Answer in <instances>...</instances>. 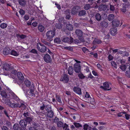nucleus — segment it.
<instances>
[{
    "label": "nucleus",
    "instance_id": "22",
    "mask_svg": "<svg viewBox=\"0 0 130 130\" xmlns=\"http://www.w3.org/2000/svg\"><path fill=\"white\" fill-rule=\"evenodd\" d=\"M17 71L16 70H14L13 71L12 74V77L13 79H16L17 77Z\"/></svg>",
    "mask_w": 130,
    "mask_h": 130
},
{
    "label": "nucleus",
    "instance_id": "39",
    "mask_svg": "<svg viewBox=\"0 0 130 130\" xmlns=\"http://www.w3.org/2000/svg\"><path fill=\"white\" fill-rule=\"evenodd\" d=\"M74 124L75 127L77 128H78L82 126L79 123L74 122Z\"/></svg>",
    "mask_w": 130,
    "mask_h": 130
},
{
    "label": "nucleus",
    "instance_id": "40",
    "mask_svg": "<svg viewBox=\"0 0 130 130\" xmlns=\"http://www.w3.org/2000/svg\"><path fill=\"white\" fill-rule=\"evenodd\" d=\"M111 64L112 66L114 67L115 68H117V64L115 61H112L111 62Z\"/></svg>",
    "mask_w": 130,
    "mask_h": 130
},
{
    "label": "nucleus",
    "instance_id": "51",
    "mask_svg": "<svg viewBox=\"0 0 130 130\" xmlns=\"http://www.w3.org/2000/svg\"><path fill=\"white\" fill-rule=\"evenodd\" d=\"M108 1V0H99L97 1L98 3H100V2H101L102 3H105Z\"/></svg>",
    "mask_w": 130,
    "mask_h": 130
},
{
    "label": "nucleus",
    "instance_id": "61",
    "mask_svg": "<svg viewBox=\"0 0 130 130\" xmlns=\"http://www.w3.org/2000/svg\"><path fill=\"white\" fill-rule=\"evenodd\" d=\"M57 27L58 29L62 27L61 24L60 23H58L57 26Z\"/></svg>",
    "mask_w": 130,
    "mask_h": 130
},
{
    "label": "nucleus",
    "instance_id": "44",
    "mask_svg": "<svg viewBox=\"0 0 130 130\" xmlns=\"http://www.w3.org/2000/svg\"><path fill=\"white\" fill-rule=\"evenodd\" d=\"M13 128L15 130H18L19 128V125L18 124H15L14 125Z\"/></svg>",
    "mask_w": 130,
    "mask_h": 130
},
{
    "label": "nucleus",
    "instance_id": "4",
    "mask_svg": "<svg viewBox=\"0 0 130 130\" xmlns=\"http://www.w3.org/2000/svg\"><path fill=\"white\" fill-rule=\"evenodd\" d=\"M55 34V31L54 30H51L47 31L46 33L47 39L50 41L52 40Z\"/></svg>",
    "mask_w": 130,
    "mask_h": 130
},
{
    "label": "nucleus",
    "instance_id": "5",
    "mask_svg": "<svg viewBox=\"0 0 130 130\" xmlns=\"http://www.w3.org/2000/svg\"><path fill=\"white\" fill-rule=\"evenodd\" d=\"M111 84L110 83L105 82L103 83V86H101L100 87L104 90H109L111 89L109 86V85Z\"/></svg>",
    "mask_w": 130,
    "mask_h": 130
},
{
    "label": "nucleus",
    "instance_id": "55",
    "mask_svg": "<svg viewBox=\"0 0 130 130\" xmlns=\"http://www.w3.org/2000/svg\"><path fill=\"white\" fill-rule=\"evenodd\" d=\"M125 118L127 120H128L130 118V116L129 115L127 114H125Z\"/></svg>",
    "mask_w": 130,
    "mask_h": 130
},
{
    "label": "nucleus",
    "instance_id": "23",
    "mask_svg": "<svg viewBox=\"0 0 130 130\" xmlns=\"http://www.w3.org/2000/svg\"><path fill=\"white\" fill-rule=\"evenodd\" d=\"M93 43L94 44H99L101 43V41L100 40L97 39H95Z\"/></svg>",
    "mask_w": 130,
    "mask_h": 130
},
{
    "label": "nucleus",
    "instance_id": "13",
    "mask_svg": "<svg viewBox=\"0 0 130 130\" xmlns=\"http://www.w3.org/2000/svg\"><path fill=\"white\" fill-rule=\"evenodd\" d=\"M62 40L64 42H68L69 43H72L73 41V38L71 37L70 38L66 37L63 38L62 39Z\"/></svg>",
    "mask_w": 130,
    "mask_h": 130
},
{
    "label": "nucleus",
    "instance_id": "7",
    "mask_svg": "<svg viewBox=\"0 0 130 130\" xmlns=\"http://www.w3.org/2000/svg\"><path fill=\"white\" fill-rule=\"evenodd\" d=\"M23 90L25 91L24 92L25 93H26L28 95H31L32 96H34L35 95L33 93L34 91V88L33 86H32L31 88L30 89L29 93H28V92L29 91V90H27V88H25V87L24 88L23 87Z\"/></svg>",
    "mask_w": 130,
    "mask_h": 130
},
{
    "label": "nucleus",
    "instance_id": "49",
    "mask_svg": "<svg viewBox=\"0 0 130 130\" xmlns=\"http://www.w3.org/2000/svg\"><path fill=\"white\" fill-rule=\"evenodd\" d=\"M19 12L22 15H23L25 13L24 11L22 9H20L19 11Z\"/></svg>",
    "mask_w": 130,
    "mask_h": 130
},
{
    "label": "nucleus",
    "instance_id": "1",
    "mask_svg": "<svg viewBox=\"0 0 130 130\" xmlns=\"http://www.w3.org/2000/svg\"><path fill=\"white\" fill-rule=\"evenodd\" d=\"M9 106L13 108H15L19 107H23L25 108V106L24 104L23 103H14V99H16V96L14 93L10 91V92H9Z\"/></svg>",
    "mask_w": 130,
    "mask_h": 130
},
{
    "label": "nucleus",
    "instance_id": "54",
    "mask_svg": "<svg viewBox=\"0 0 130 130\" xmlns=\"http://www.w3.org/2000/svg\"><path fill=\"white\" fill-rule=\"evenodd\" d=\"M32 120V119L31 118L29 117H28L26 119V120L27 121V122H28L30 123L31 121Z\"/></svg>",
    "mask_w": 130,
    "mask_h": 130
},
{
    "label": "nucleus",
    "instance_id": "2",
    "mask_svg": "<svg viewBox=\"0 0 130 130\" xmlns=\"http://www.w3.org/2000/svg\"><path fill=\"white\" fill-rule=\"evenodd\" d=\"M6 90H2L1 91L0 94L2 97H0V100L3 103L7 105L8 104V97H7V94Z\"/></svg>",
    "mask_w": 130,
    "mask_h": 130
},
{
    "label": "nucleus",
    "instance_id": "58",
    "mask_svg": "<svg viewBox=\"0 0 130 130\" xmlns=\"http://www.w3.org/2000/svg\"><path fill=\"white\" fill-rule=\"evenodd\" d=\"M8 65V64L6 63H5L3 66V67L5 70H6L7 69V68L8 67L7 66Z\"/></svg>",
    "mask_w": 130,
    "mask_h": 130
},
{
    "label": "nucleus",
    "instance_id": "3",
    "mask_svg": "<svg viewBox=\"0 0 130 130\" xmlns=\"http://www.w3.org/2000/svg\"><path fill=\"white\" fill-rule=\"evenodd\" d=\"M84 99L86 100V102L93 104L94 107L95 106L96 104L94 102V99L91 97L90 95L87 92H86Z\"/></svg>",
    "mask_w": 130,
    "mask_h": 130
},
{
    "label": "nucleus",
    "instance_id": "34",
    "mask_svg": "<svg viewBox=\"0 0 130 130\" xmlns=\"http://www.w3.org/2000/svg\"><path fill=\"white\" fill-rule=\"evenodd\" d=\"M83 127L84 129L85 130H87L88 128L89 129L91 128V127L90 126H89L87 124H84L83 126Z\"/></svg>",
    "mask_w": 130,
    "mask_h": 130
},
{
    "label": "nucleus",
    "instance_id": "15",
    "mask_svg": "<svg viewBox=\"0 0 130 130\" xmlns=\"http://www.w3.org/2000/svg\"><path fill=\"white\" fill-rule=\"evenodd\" d=\"M73 90L74 92L79 95H80L81 94V90L79 88L74 87L73 88Z\"/></svg>",
    "mask_w": 130,
    "mask_h": 130
},
{
    "label": "nucleus",
    "instance_id": "19",
    "mask_svg": "<svg viewBox=\"0 0 130 130\" xmlns=\"http://www.w3.org/2000/svg\"><path fill=\"white\" fill-rule=\"evenodd\" d=\"M117 32V29L116 28H113L110 30V34L112 35H116Z\"/></svg>",
    "mask_w": 130,
    "mask_h": 130
},
{
    "label": "nucleus",
    "instance_id": "26",
    "mask_svg": "<svg viewBox=\"0 0 130 130\" xmlns=\"http://www.w3.org/2000/svg\"><path fill=\"white\" fill-rule=\"evenodd\" d=\"M38 30L40 32H42L44 29V27L42 25H39L38 27Z\"/></svg>",
    "mask_w": 130,
    "mask_h": 130
},
{
    "label": "nucleus",
    "instance_id": "30",
    "mask_svg": "<svg viewBox=\"0 0 130 130\" xmlns=\"http://www.w3.org/2000/svg\"><path fill=\"white\" fill-rule=\"evenodd\" d=\"M11 54L15 56H17L19 55V53L14 51H12L11 52Z\"/></svg>",
    "mask_w": 130,
    "mask_h": 130
},
{
    "label": "nucleus",
    "instance_id": "27",
    "mask_svg": "<svg viewBox=\"0 0 130 130\" xmlns=\"http://www.w3.org/2000/svg\"><path fill=\"white\" fill-rule=\"evenodd\" d=\"M25 84L26 85V88L28 87L29 86L31 85L30 82L28 80H25L24 82Z\"/></svg>",
    "mask_w": 130,
    "mask_h": 130
},
{
    "label": "nucleus",
    "instance_id": "63",
    "mask_svg": "<svg viewBox=\"0 0 130 130\" xmlns=\"http://www.w3.org/2000/svg\"><path fill=\"white\" fill-rule=\"evenodd\" d=\"M55 5L57 7L58 9H61L60 6V5L58 4L57 3H55Z\"/></svg>",
    "mask_w": 130,
    "mask_h": 130
},
{
    "label": "nucleus",
    "instance_id": "9",
    "mask_svg": "<svg viewBox=\"0 0 130 130\" xmlns=\"http://www.w3.org/2000/svg\"><path fill=\"white\" fill-rule=\"evenodd\" d=\"M106 5H100L99 8V9L100 11L104 10L106 12H108L107 11L109 10L108 8V6Z\"/></svg>",
    "mask_w": 130,
    "mask_h": 130
},
{
    "label": "nucleus",
    "instance_id": "11",
    "mask_svg": "<svg viewBox=\"0 0 130 130\" xmlns=\"http://www.w3.org/2000/svg\"><path fill=\"white\" fill-rule=\"evenodd\" d=\"M74 69L75 72L77 73H79L80 72L81 66L80 64L76 63L74 66Z\"/></svg>",
    "mask_w": 130,
    "mask_h": 130
},
{
    "label": "nucleus",
    "instance_id": "36",
    "mask_svg": "<svg viewBox=\"0 0 130 130\" xmlns=\"http://www.w3.org/2000/svg\"><path fill=\"white\" fill-rule=\"evenodd\" d=\"M120 68L122 71H124L127 68V67L125 65L122 64L120 66Z\"/></svg>",
    "mask_w": 130,
    "mask_h": 130
},
{
    "label": "nucleus",
    "instance_id": "57",
    "mask_svg": "<svg viewBox=\"0 0 130 130\" xmlns=\"http://www.w3.org/2000/svg\"><path fill=\"white\" fill-rule=\"evenodd\" d=\"M110 10L111 11H113L115 10V8L114 7V6L113 5H110Z\"/></svg>",
    "mask_w": 130,
    "mask_h": 130
},
{
    "label": "nucleus",
    "instance_id": "52",
    "mask_svg": "<svg viewBox=\"0 0 130 130\" xmlns=\"http://www.w3.org/2000/svg\"><path fill=\"white\" fill-rule=\"evenodd\" d=\"M30 52L34 54H37V51L35 49H32L30 51Z\"/></svg>",
    "mask_w": 130,
    "mask_h": 130
},
{
    "label": "nucleus",
    "instance_id": "37",
    "mask_svg": "<svg viewBox=\"0 0 130 130\" xmlns=\"http://www.w3.org/2000/svg\"><path fill=\"white\" fill-rule=\"evenodd\" d=\"M86 12L85 10H82L79 12V16H82L85 15L86 14Z\"/></svg>",
    "mask_w": 130,
    "mask_h": 130
},
{
    "label": "nucleus",
    "instance_id": "14",
    "mask_svg": "<svg viewBox=\"0 0 130 130\" xmlns=\"http://www.w3.org/2000/svg\"><path fill=\"white\" fill-rule=\"evenodd\" d=\"M80 8L78 6H76L73 7L72 10L71 14L72 15L75 14L79 10Z\"/></svg>",
    "mask_w": 130,
    "mask_h": 130
},
{
    "label": "nucleus",
    "instance_id": "43",
    "mask_svg": "<svg viewBox=\"0 0 130 130\" xmlns=\"http://www.w3.org/2000/svg\"><path fill=\"white\" fill-rule=\"evenodd\" d=\"M84 8L86 10L89 9L90 8V5L89 4L86 5L84 7Z\"/></svg>",
    "mask_w": 130,
    "mask_h": 130
},
{
    "label": "nucleus",
    "instance_id": "24",
    "mask_svg": "<svg viewBox=\"0 0 130 130\" xmlns=\"http://www.w3.org/2000/svg\"><path fill=\"white\" fill-rule=\"evenodd\" d=\"M16 36L18 39L21 38L23 39L25 38L26 37V36L25 35H21L18 34H16Z\"/></svg>",
    "mask_w": 130,
    "mask_h": 130
},
{
    "label": "nucleus",
    "instance_id": "41",
    "mask_svg": "<svg viewBox=\"0 0 130 130\" xmlns=\"http://www.w3.org/2000/svg\"><path fill=\"white\" fill-rule=\"evenodd\" d=\"M57 124L58 126L59 127H62L63 125V123L61 121L58 122L57 123Z\"/></svg>",
    "mask_w": 130,
    "mask_h": 130
},
{
    "label": "nucleus",
    "instance_id": "28",
    "mask_svg": "<svg viewBox=\"0 0 130 130\" xmlns=\"http://www.w3.org/2000/svg\"><path fill=\"white\" fill-rule=\"evenodd\" d=\"M3 54L5 55H8V49L7 47H5L3 51Z\"/></svg>",
    "mask_w": 130,
    "mask_h": 130
},
{
    "label": "nucleus",
    "instance_id": "59",
    "mask_svg": "<svg viewBox=\"0 0 130 130\" xmlns=\"http://www.w3.org/2000/svg\"><path fill=\"white\" fill-rule=\"evenodd\" d=\"M32 25L34 27H36L37 25V23L36 22L32 23Z\"/></svg>",
    "mask_w": 130,
    "mask_h": 130
},
{
    "label": "nucleus",
    "instance_id": "21",
    "mask_svg": "<svg viewBox=\"0 0 130 130\" xmlns=\"http://www.w3.org/2000/svg\"><path fill=\"white\" fill-rule=\"evenodd\" d=\"M17 76L18 78L20 80H23L24 79V77L23 74L20 72H18L17 73Z\"/></svg>",
    "mask_w": 130,
    "mask_h": 130
},
{
    "label": "nucleus",
    "instance_id": "47",
    "mask_svg": "<svg viewBox=\"0 0 130 130\" xmlns=\"http://www.w3.org/2000/svg\"><path fill=\"white\" fill-rule=\"evenodd\" d=\"M108 60L110 61L113 60V57L111 55H108Z\"/></svg>",
    "mask_w": 130,
    "mask_h": 130
},
{
    "label": "nucleus",
    "instance_id": "38",
    "mask_svg": "<svg viewBox=\"0 0 130 130\" xmlns=\"http://www.w3.org/2000/svg\"><path fill=\"white\" fill-rule=\"evenodd\" d=\"M19 2L20 4L21 5H23L25 3V0H19Z\"/></svg>",
    "mask_w": 130,
    "mask_h": 130
},
{
    "label": "nucleus",
    "instance_id": "6",
    "mask_svg": "<svg viewBox=\"0 0 130 130\" xmlns=\"http://www.w3.org/2000/svg\"><path fill=\"white\" fill-rule=\"evenodd\" d=\"M37 48L38 50L41 52H44L46 51V48L44 45H42L40 43H38Z\"/></svg>",
    "mask_w": 130,
    "mask_h": 130
},
{
    "label": "nucleus",
    "instance_id": "48",
    "mask_svg": "<svg viewBox=\"0 0 130 130\" xmlns=\"http://www.w3.org/2000/svg\"><path fill=\"white\" fill-rule=\"evenodd\" d=\"M36 128L37 126L35 125L34 126H33V127H30L29 128V130H37Z\"/></svg>",
    "mask_w": 130,
    "mask_h": 130
},
{
    "label": "nucleus",
    "instance_id": "42",
    "mask_svg": "<svg viewBox=\"0 0 130 130\" xmlns=\"http://www.w3.org/2000/svg\"><path fill=\"white\" fill-rule=\"evenodd\" d=\"M109 38V35L107 34L104 37V40L105 41H108V39Z\"/></svg>",
    "mask_w": 130,
    "mask_h": 130
},
{
    "label": "nucleus",
    "instance_id": "29",
    "mask_svg": "<svg viewBox=\"0 0 130 130\" xmlns=\"http://www.w3.org/2000/svg\"><path fill=\"white\" fill-rule=\"evenodd\" d=\"M114 15L113 14H110L108 16V20L109 21H111L114 18Z\"/></svg>",
    "mask_w": 130,
    "mask_h": 130
},
{
    "label": "nucleus",
    "instance_id": "10",
    "mask_svg": "<svg viewBox=\"0 0 130 130\" xmlns=\"http://www.w3.org/2000/svg\"><path fill=\"white\" fill-rule=\"evenodd\" d=\"M45 61L47 63H50L52 61V58L50 55L46 54L44 57Z\"/></svg>",
    "mask_w": 130,
    "mask_h": 130
},
{
    "label": "nucleus",
    "instance_id": "25",
    "mask_svg": "<svg viewBox=\"0 0 130 130\" xmlns=\"http://www.w3.org/2000/svg\"><path fill=\"white\" fill-rule=\"evenodd\" d=\"M53 115V113L52 111H48L47 114V117H52Z\"/></svg>",
    "mask_w": 130,
    "mask_h": 130
},
{
    "label": "nucleus",
    "instance_id": "20",
    "mask_svg": "<svg viewBox=\"0 0 130 130\" xmlns=\"http://www.w3.org/2000/svg\"><path fill=\"white\" fill-rule=\"evenodd\" d=\"M73 69L72 66H70L68 69V73L70 75H72L73 72Z\"/></svg>",
    "mask_w": 130,
    "mask_h": 130
},
{
    "label": "nucleus",
    "instance_id": "32",
    "mask_svg": "<svg viewBox=\"0 0 130 130\" xmlns=\"http://www.w3.org/2000/svg\"><path fill=\"white\" fill-rule=\"evenodd\" d=\"M67 28L69 30H72L73 29V28L71 25L67 24Z\"/></svg>",
    "mask_w": 130,
    "mask_h": 130
},
{
    "label": "nucleus",
    "instance_id": "33",
    "mask_svg": "<svg viewBox=\"0 0 130 130\" xmlns=\"http://www.w3.org/2000/svg\"><path fill=\"white\" fill-rule=\"evenodd\" d=\"M7 26V24L4 23H3L1 24L0 25V27L2 29H4L6 28Z\"/></svg>",
    "mask_w": 130,
    "mask_h": 130
},
{
    "label": "nucleus",
    "instance_id": "18",
    "mask_svg": "<svg viewBox=\"0 0 130 130\" xmlns=\"http://www.w3.org/2000/svg\"><path fill=\"white\" fill-rule=\"evenodd\" d=\"M117 62L118 64L121 63L123 64L125 63L126 60L124 59H121L119 58L117 59Z\"/></svg>",
    "mask_w": 130,
    "mask_h": 130
},
{
    "label": "nucleus",
    "instance_id": "56",
    "mask_svg": "<svg viewBox=\"0 0 130 130\" xmlns=\"http://www.w3.org/2000/svg\"><path fill=\"white\" fill-rule=\"evenodd\" d=\"M70 11L69 10H66L65 12V14L66 15H70Z\"/></svg>",
    "mask_w": 130,
    "mask_h": 130
},
{
    "label": "nucleus",
    "instance_id": "8",
    "mask_svg": "<svg viewBox=\"0 0 130 130\" xmlns=\"http://www.w3.org/2000/svg\"><path fill=\"white\" fill-rule=\"evenodd\" d=\"M75 33L77 35L79 36L78 38L81 41L84 42V40L83 38L82 37V32L80 30H76Z\"/></svg>",
    "mask_w": 130,
    "mask_h": 130
},
{
    "label": "nucleus",
    "instance_id": "16",
    "mask_svg": "<svg viewBox=\"0 0 130 130\" xmlns=\"http://www.w3.org/2000/svg\"><path fill=\"white\" fill-rule=\"evenodd\" d=\"M112 26L114 27H117L120 24L119 21L116 20L112 21Z\"/></svg>",
    "mask_w": 130,
    "mask_h": 130
},
{
    "label": "nucleus",
    "instance_id": "45",
    "mask_svg": "<svg viewBox=\"0 0 130 130\" xmlns=\"http://www.w3.org/2000/svg\"><path fill=\"white\" fill-rule=\"evenodd\" d=\"M78 76L81 79H83L85 77V76H84V75L81 73H79L78 74Z\"/></svg>",
    "mask_w": 130,
    "mask_h": 130
},
{
    "label": "nucleus",
    "instance_id": "35",
    "mask_svg": "<svg viewBox=\"0 0 130 130\" xmlns=\"http://www.w3.org/2000/svg\"><path fill=\"white\" fill-rule=\"evenodd\" d=\"M54 42L55 43H60L61 41L60 38H57L54 39Z\"/></svg>",
    "mask_w": 130,
    "mask_h": 130
},
{
    "label": "nucleus",
    "instance_id": "60",
    "mask_svg": "<svg viewBox=\"0 0 130 130\" xmlns=\"http://www.w3.org/2000/svg\"><path fill=\"white\" fill-rule=\"evenodd\" d=\"M56 99L60 103L61 102V99L60 98L59 96H57L56 97Z\"/></svg>",
    "mask_w": 130,
    "mask_h": 130
},
{
    "label": "nucleus",
    "instance_id": "53",
    "mask_svg": "<svg viewBox=\"0 0 130 130\" xmlns=\"http://www.w3.org/2000/svg\"><path fill=\"white\" fill-rule=\"evenodd\" d=\"M126 75L128 77H130V71H126Z\"/></svg>",
    "mask_w": 130,
    "mask_h": 130
},
{
    "label": "nucleus",
    "instance_id": "12",
    "mask_svg": "<svg viewBox=\"0 0 130 130\" xmlns=\"http://www.w3.org/2000/svg\"><path fill=\"white\" fill-rule=\"evenodd\" d=\"M61 81H63L65 83H67L69 81V78L68 76L66 74H64L63 77L60 79Z\"/></svg>",
    "mask_w": 130,
    "mask_h": 130
},
{
    "label": "nucleus",
    "instance_id": "31",
    "mask_svg": "<svg viewBox=\"0 0 130 130\" xmlns=\"http://www.w3.org/2000/svg\"><path fill=\"white\" fill-rule=\"evenodd\" d=\"M96 19L98 21H99L101 19V17L100 14L98 13L96 14L95 16Z\"/></svg>",
    "mask_w": 130,
    "mask_h": 130
},
{
    "label": "nucleus",
    "instance_id": "17",
    "mask_svg": "<svg viewBox=\"0 0 130 130\" xmlns=\"http://www.w3.org/2000/svg\"><path fill=\"white\" fill-rule=\"evenodd\" d=\"M19 123L21 127H25L27 124V121L25 120H21Z\"/></svg>",
    "mask_w": 130,
    "mask_h": 130
},
{
    "label": "nucleus",
    "instance_id": "64",
    "mask_svg": "<svg viewBox=\"0 0 130 130\" xmlns=\"http://www.w3.org/2000/svg\"><path fill=\"white\" fill-rule=\"evenodd\" d=\"M2 130H8L7 127L6 126H3L2 128Z\"/></svg>",
    "mask_w": 130,
    "mask_h": 130
},
{
    "label": "nucleus",
    "instance_id": "46",
    "mask_svg": "<svg viewBox=\"0 0 130 130\" xmlns=\"http://www.w3.org/2000/svg\"><path fill=\"white\" fill-rule=\"evenodd\" d=\"M45 110L47 111L51 109V107L50 105H46L45 107Z\"/></svg>",
    "mask_w": 130,
    "mask_h": 130
},
{
    "label": "nucleus",
    "instance_id": "50",
    "mask_svg": "<svg viewBox=\"0 0 130 130\" xmlns=\"http://www.w3.org/2000/svg\"><path fill=\"white\" fill-rule=\"evenodd\" d=\"M64 48L66 50H68L70 51H72L73 50L72 48L70 46L65 47H64Z\"/></svg>",
    "mask_w": 130,
    "mask_h": 130
},
{
    "label": "nucleus",
    "instance_id": "62",
    "mask_svg": "<svg viewBox=\"0 0 130 130\" xmlns=\"http://www.w3.org/2000/svg\"><path fill=\"white\" fill-rule=\"evenodd\" d=\"M24 18L26 20H28L29 18V17L27 15H25L24 16Z\"/></svg>",
    "mask_w": 130,
    "mask_h": 130
}]
</instances>
